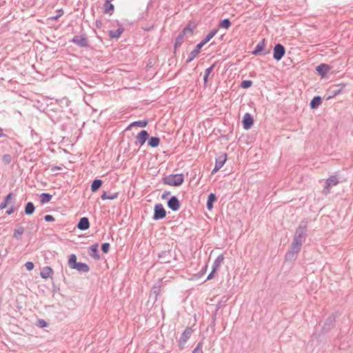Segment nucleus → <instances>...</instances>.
I'll return each mask as SVG.
<instances>
[{"label": "nucleus", "mask_w": 353, "mask_h": 353, "mask_svg": "<svg viewBox=\"0 0 353 353\" xmlns=\"http://www.w3.org/2000/svg\"><path fill=\"white\" fill-rule=\"evenodd\" d=\"M148 123V120H143V121H134L131 123L128 128H126L127 130H130V128L133 126H139L141 128H145L147 126Z\"/></svg>", "instance_id": "19"}, {"label": "nucleus", "mask_w": 353, "mask_h": 353, "mask_svg": "<svg viewBox=\"0 0 353 353\" xmlns=\"http://www.w3.org/2000/svg\"><path fill=\"white\" fill-rule=\"evenodd\" d=\"M102 185V181L100 179H95L91 185V191L93 192H97Z\"/></svg>", "instance_id": "22"}, {"label": "nucleus", "mask_w": 353, "mask_h": 353, "mask_svg": "<svg viewBox=\"0 0 353 353\" xmlns=\"http://www.w3.org/2000/svg\"><path fill=\"white\" fill-rule=\"evenodd\" d=\"M89 227L90 223L88 219L86 217L81 218L77 225V228L81 230H87L89 228Z\"/></svg>", "instance_id": "16"}, {"label": "nucleus", "mask_w": 353, "mask_h": 353, "mask_svg": "<svg viewBox=\"0 0 353 353\" xmlns=\"http://www.w3.org/2000/svg\"><path fill=\"white\" fill-rule=\"evenodd\" d=\"M192 330H191V328H186L181 336L180 342L185 343L192 335Z\"/></svg>", "instance_id": "18"}, {"label": "nucleus", "mask_w": 353, "mask_h": 353, "mask_svg": "<svg viewBox=\"0 0 353 353\" xmlns=\"http://www.w3.org/2000/svg\"><path fill=\"white\" fill-rule=\"evenodd\" d=\"M321 103V98L320 97H315L310 102V108L312 109L316 108Z\"/></svg>", "instance_id": "23"}, {"label": "nucleus", "mask_w": 353, "mask_h": 353, "mask_svg": "<svg viewBox=\"0 0 353 353\" xmlns=\"http://www.w3.org/2000/svg\"><path fill=\"white\" fill-rule=\"evenodd\" d=\"M57 14L56 16H54V17H51L50 18H48V20H51V21H56L57 20L59 17H61L64 12H63V9H59L57 11Z\"/></svg>", "instance_id": "35"}, {"label": "nucleus", "mask_w": 353, "mask_h": 353, "mask_svg": "<svg viewBox=\"0 0 353 353\" xmlns=\"http://www.w3.org/2000/svg\"><path fill=\"white\" fill-rule=\"evenodd\" d=\"M166 215L165 210L161 204L156 205L154 207V219H163Z\"/></svg>", "instance_id": "3"}, {"label": "nucleus", "mask_w": 353, "mask_h": 353, "mask_svg": "<svg viewBox=\"0 0 353 353\" xmlns=\"http://www.w3.org/2000/svg\"><path fill=\"white\" fill-rule=\"evenodd\" d=\"M15 211V208L14 206H11L7 211H6V214L8 215H10L11 214H12Z\"/></svg>", "instance_id": "44"}, {"label": "nucleus", "mask_w": 353, "mask_h": 353, "mask_svg": "<svg viewBox=\"0 0 353 353\" xmlns=\"http://www.w3.org/2000/svg\"><path fill=\"white\" fill-rule=\"evenodd\" d=\"M3 136V129L0 128V137Z\"/></svg>", "instance_id": "47"}, {"label": "nucleus", "mask_w": 353, "mask_h": 353, "mask_svg": "<svg viewBox=\"0 0 353 353\" xmlns=\"http://www.w3.org/2000/svg\"><path fill=\"white\" fill-rule=\"evenodd\" d=\"M330 70V67L325 63H322L316 68V70L323 77H325L326 73Z\"/></svg>", "instance_id": "10"}, {"label": "nucleus", "mask_w": 353, "mask_h": 353, "mask_svg": "<svg viewBox=\"0 0 353 353\" xmlns=\"http://www.w3.org/2000/svg\"><path fill=\"white\" fill-rule=\"evenodd\" d=\"M223 256L221 255V256H219L217 259H216V264L215 265V266L213 268V270L210 273V274L208 276V278L207 279H211L214 277V274L216 272V270L219 268V265H220V263L223 261Z\"/></svg>", "instance_id": "17"}, {"label": "nucleus", "mask_w": 353, "mask_h": 353, "mask_svg": "<svg viewBox=\"0 0 353 353\" xmlns=\"http://www.w3.org/2000/svg\"><path fill=\"white\" fill-rule=\"evenodd\" d=\"M261 50H262V48L260 46V45H257L255 50L253 52V54H256Z\"/></svg>", "instance_id": "45"}, {"label": "nucleus", "mask_w": 353, "mask_h": 353, "mask_svg": "<svg viewBox=\"0 0 353 353\" xmlns=\"http://www.w3.org/2000/svg\"><path fill=\"white\" fill-rule=\"evenodd\" d=\"M38 323L41 327H45L48 325L47 323L43 319H39L38 321Z\"/></svg>", "instance_id": "42"}, {"label": "nucleus", "mask_w": 353, "mask_h": 353, "mask_svg": "<svg viewBox=\"0 0 353 353\" xmlns=\"http://www.w3.org/2000/svg\"><path fill=\"white\" fill-rule=\"evenodd\" d=\"M192 353H203L202 352V350H201V343H199L198 344V345L196 346V347L194 350V351L192 352Z\"/></svg>", "instance_id": "40"}, {"label": "nucleus", "mask_w": 353, "mask_h": 353, "mask_svg": "<svg viewBox=\"0 0 353 353\" xmlns=\"http://www.w3.org/2000/svg\"><path fill=\"white\" fill-rule=\"evenodd\" d=\"M217 31L216 30H212L211 31L207 36L206 37L201 41L200 42L201 43H203V46L205 45L208 41H210L211 39H212L215 34H216Z\"/></svg>", "instance_id": "30"}, {"label": "nucleus", "mask_w": 353, "mask_h": 353, "mask_svg": "<svg viewBox=\"0 0 353 353\" xmlns=\"http://www.w3.org/2000/svg\"><path fill=\"white\" fill-rule=\"evenodd\" d=\"M285 54V48L281 44H276L274 48V58L279 61L283 57Z\"/></svg>", "instance_id": "6"}, {"label": "nucleus", "mask_w": 353, "mask_h": 353, "mask_svg": "<svg viewBox=\"0 0 353 353\" xmlns=\"http://www.w3.org/2000/svg\"><path fill=\"white\" fill-rule=\"evenodd\" d=\"M168 207L174 211L179 210V200L175 197L172 196L168 202Z\"/></svg>", "instance_id": "12"}, {"label": "nucleus", "mask_w": 353, "mask_h": 353, "mask_svg": "<svg viewBox=\"0 0 353 353\" xmlns=\"http://www.w3.org/2000/svg\"><path fill=\"white\" fill-rule=\"evenodd\" d=\"M24 229L23 227H19L16 228L14 231L13 236L15 239H19L21 236L23 234Z\"/></svg>", "instance_id": "33"}, {"label": "nucleus", "mask_w": 353, "mask_h": 353, "mask_svg": "<svg viewBox=\"0 0 353 353\" xmlns=\"http://www.w3.org/2000/svg\"><path fill=\"white\" fill-rule=\"evenodd\" d=\"M73 43L80 46L81 47H85L88 46L87 39L82 36H76L72 39Z\"/></svg>", "instance_id": "15"}, {"label": "nucleus", "mask_w": 353, "mask_h": 353, "mask_svg": "<svg viewBox=\"0 0 353 353\" xmlns=\"http://www.w3.org/2000/svg\"><path fill=\"white\" fill-rule=\"evenodd\" d=\"M60 169H61V168H59V167H57V166H54V167H52V171H54V170H60Z\"/></svg>", "instance_id": "46"}, {"label": "nucleus", "mask_w": 353, "mask_h": 353, "mask_svg": "<svg viewBox=\"0 0 353 353\" xmlns=\"http://www.w3.org/2000/svg\"><path fill=\"white\" fill-rule=\"evenodd\" d=\"M213 65L207 68L205 71V76H204V82L206 83L207 81H208V76L210 75V74L211 73V72L212 71V69H213Z\"/></svg>", "instance_id": "38"}, {"label": "nucleus", "mask_w": 353, "mask_h": 353, "mask_svg": "<svg viewBox=\"0 0 353 353\" xmlns=\"http://www.w3.org/2000/svg\"><path fill=\"white\" fill-rule=\"evenodd\" d=\"M121 33H122V30L118 29L115 32L110 31L109 35L112 38H117L121 35Z\"/></svg>", "instance_id": "36"}, {"label": "nucleus", "mask_w": 353, "mask_h": 353, "mask_svg": "<svg viewBox=\"0 0 353 353\" xmlns=\"http://www.w3.org/2000/svg\"><path fill=\"white\" fill-rule=\"evenodd\" d=\"M25 265L26 269L29 271L32 270L34 268V264L32 262H27Z\"/></svg>", "instance_id": "41"}, {"label": "nucleus", "mask_w": 353, "mask_h": 353, "mask_svg": "<svg viewBox=\"0 0 353 353\" xmlns=\"http://www.w3.org/2000/svg\"><path fill=\"white\" fill-rule=\"evenodd\" d=\"M183 174H170L163 179V183L170 186H179L183 183Z\"/></svg>", "instance_id": "1"}, {"label": "nucleus", "mask_w": 353, "mask_h": 353, "mask_svg": "<svg viewBox=\"0 0 353 353\" xmlns=\"http://www.w3.org/2000/svg\"><path fill=\"white\" fill-rule=\"evenodd\" d=\"M34 211V206L32 203L28 202L25 208V212L26 214H32Z\"/></svg>", "instance_id": "32"}, {"label": "nucleus", "mask_w": 353, "mask_h": 353, "mask_svg": "<svg viewBox=\"0 0 353 353\" xmlns=\"http://www.w3.org/2000/svg\"><path fill=\"white\" fill-rule=\"evenodd\" d=\"M184 37L185 36L181 32V34L176 37L174 43L175 50L181 46L184 40Z\"/></svg>", "instance_id": "31"}, {"label": "nucleus", "mask_w": 353, "mask_h": 353, "mask_svg": "<svg viewBox=\"0 0 353 353\" xmlns=\"http://www.w3.org/2000/svg\"><path fill=\"white\" fill-rule=\"evenodd\" d=\"M102 200H114L118 197V193H113L112 194H108L105 192H103L101 195Z\"/></svg>", "instance_id": "26"}, {"label": "nucleus", "mask_w": 353, "mask_h": 353, "mask_svg": "<svg viewBox=\"0 0 353 353\" xmlns=\"http://www.w3.org/2000/svg\"><path fill=\"white\" fill-rule=\"evenodd\" d=\"M101 250L104 253H108L110 250V244L108 243H105L101 246Z\"/></svg>", "instance_id": "39"}, {"label": "nucleus", "mask_w": 353, "mask_h": 353, "mask_svg": "<svg viewBox=\"0 0 353 353\" xmlns=\"http://www.w3.org/2000/svg\"><path fill=\"white\" fill-rule=\"evenodd\" d=\"M148 133L146 130H142L137 136V143H139L140 145H143L148 138Z\"/></svg>", "instance_id": "9"}, {"label": "nucleus", "mask_w": 353, "mask_h": 353, "mask_svg": "<svg viewBox=\"0 0 353 353\" xmlns=\"http://www.w3.org/2000/svg\"><path fill=\"white\" fill-rule=\"evenodd\" d=\"M52 199V195L47 193H42L40 195V201L41 203H46L50 202Z\"/></svg>", "instance_id": "28"}, {"label": "nucleus", "mask_w": 353, "mask_h": 353, "mask_svg": "<svg viewBox=\"0 0 353 353\" xmlns=\"http://www.w3.org/2000/svg\"><path fill=\"white\" fill-rule=\"evenodd\" d=\"M231 26V23L229 19H225L222 20L219 23V27L223 29H228Z\"/></svg>", "instance_id": "34"}, {"label": "nucleus", "mask_w": 353, "mask_h": 353, "mask_svg": "<svg viewBox=\"0 0 353 353\" xmlns=\"http://www.w3.org/2000/svg\"><path fill=\"white\" fill-rule=\"evenodd\" d=\"M73 269L83 272H88L90 270L88 265L83 263H78Z\"/></svg>", "instance_id": "21"}, {"label": "nucleus", "mask_w": 353, "mask_h": 353, "mask_svg": "<svg viewBox=\"0 0 353 353\" xmlns=\"http://www.w3.org/2000/svg\"><path fill=\"white\" fill-rule=\"evenodd\" d=\"M301 245H302V241H301V236L299 237H296L293 242H292V250L297 253L299 252L300 249H301Z\"/></svg>", "instance_id": "13"}, {"label": "nucleus", "mask_w": 353, "mask_h": 353, "mask_svg": "<svg viewBox=\"0 0 353 353\" xmlns=\"http://www.w3.org/2000/svg\"><path fill=\"white\" fill-rule=\"evenodd\" d=\"M160 139L158 137H152L150 139L148 144L152 148L157 147L159 145Z\"/></svg>", "instance_id": "27"}, {"label": "nucleus", "mask_w": 353, "mask_h": 353, "mask_svg": "<svg viewBox=\"0 0 353 353\" xmlns=\"http://www.w3.org/2000/svg\"><path fill=\"white\" fill-rule=\"evenodd\" d=\"M252 85V81L250 80H245L241 82V87L246 89L250 88Z\"/></svg>", "instance_id": "37"}, {"label": "nucleus", "mask_w": 353, "mask_h": 353, "mask_svg": "<svg viewBox=\"0 0 353 353\" xmlns=\"http://www.w3.org/2000/svg\"><path fill=\"white\" fill-rule=\"evenodd\" d=\"M78 263L77 262V256L72 254L68 259V265L70 268L73 269Z\"/></svg>", "instance_id": "25"}, {"label": "nucleus", "mask_w": 353, "mask_h": 353, "mask_svg": "<svg viewBox=\"0 0 353 353\" xmlns=\"http://www.w3.org/2000/svg\"><path fill=\"white\" fill-rule=\"evenodd\" d=\"M203 46V43H199L196 46V48L190 54V57L187 60L188 63L192 61L194 58H196L199 55V54L201 52V49L202 48Z\"/></svg>", "instance_id": "8"}, {"label": "nucleus", "mask_w": 353, "mask_h": 353, "mask_svg": "<svg viewBox=\"0 0 353 353\" xmlns=\"http://www.w3.org/2000/svg\"><path fill=\"white\" fill-rule=\"evenodd\" d=\"M44 219L46 221L48 222L54 221V218L52 215H46Z\"/></svg>", "instance_id": "43"}, {"label": "nucleus", "mask_w": 353, "mask_h": 353, "mask_svg": "<svg viewBox=\"0 0 353 353\" xmlns=\"http://www.w3.org/2000/svg\"><path fill=\"white\" fill-rule=\"evenodd\" d=\"M243 128L245 130H249L253 125L254 120L252 117L249 113H245L243 119Z\"/></svg>", "instance_id": "7"}, {"label": "nucleus", "mask_w": 353, "mask_h": 353, "mask_svg": "<svg viewBox=\"0 0 353 353\" xmlns=\"http://www.w3.org/2000/svg\"><path fill=\"white\" fill-rule=\"evenodd\" d=\"M216 200V196L214 194L211 193L208 198L207 208L209 210H211L213 208V203Z\"/></svg>", "instance_id": "24"}, {"label": "nucleus", "mask_w": 353, "mask_h": 353, "mask_svg": "<svg viewBox=\"0 0 353 353\" xmlns=\"http://www.w3.org/2000/svg\"><path fill=\"white\" fill-rule=\"evenodd\" d=\"M226 161L227 154L225 153H223L222 155L219 156L216 161L215 166L212 170V173H215L219 170L223 166Z\"/></svg>", "instance_id": "5"}, {"label": "nucleus", "mask_w": 353, "mask_h": 353, "mask_svg": "<svg viewBox=\"0 0 353 353\" xmlns=\"http://www.w3.org/2000/svg\"><path fill=\"white\" fill-rule=\"evenodd\" d=\"M99 245L97 243L92 245L89 248V254L94 259H99L100 256L98 254Z\"/></svg>", "instance_id": "11"}, {"label": "nucleus", "mask_w": 353, "mask_h": 353, "mask_svg": "<svg viewBox=\"0 0 353 353\" xmlns=\"http://www.w3.org/2000/svg\"><path fill=\"white\" fill-rule=\"evenodd\" d=\"M52 274H53L52 269L49 266H46L42 269V270L41 271L40 275L43 279H47L51 277Z\"/></svg>", "instance_id": "14"}, {"label": "nucleus", "mask_w": 353, "mask_h": 353, "mask_svg": "<svg viewBox=\"0 0 353 353\" xmlns=\"http://www.w3.org/2000/svg\"><path fill=\"white\" fill-rule=\"evenodd\" d=\"M111 1H112L106 0L103 6L105 12L110 14H112L114 9V7L113 4L111 3Z\"/></svg>", "instance_id": "20"}, {"label": "nucleus", "mask_w": 353, "mask_h": 353, "mask_svg": "<svg viewBox=\"0 0 353 353\" xmlns=\"http://www.w3.org/2000/svg\"><path fill=\"white\" fill-rule=\"evenodd\" d=\"M196 28V24L194 21H190L187 26L183 28L181 33L184 36H192L194 33V30Z\"/></svg>", "instance_id": "4"}, {"label": "nucleus", "mask_w": 353, "mask_h": 353, "mask_svg": "<svg viewBox=\"0 0 353 353\" xmlns=\"http://www.w3.org/2000/svg\"><path fill=\"white\" fill-rule=\"evenodd\" d=\"M12 197V193H9L6 196V197L5 199V201L0 204V209L1 210L5 209L8 206V205L9 204Z\"/></svg>", "instance_id": "29"}, {"label": "nucleus", "mask_w": 353, "mask_h": 353, "mask_svg": "<svg viewBox=\"0 0 353 353\" xmlns=\"http://www.w3.org/2000/svg\"><path fill=\"white\" fill-rule=\"evenodd\" d=\"M339 183V181L335 176L329 177L325 181V186L323 189V194H328L330 192L331 188L333 186L336 185Z\"/></svg>", "instance_id": "2"}]
</instances>
